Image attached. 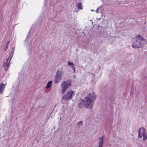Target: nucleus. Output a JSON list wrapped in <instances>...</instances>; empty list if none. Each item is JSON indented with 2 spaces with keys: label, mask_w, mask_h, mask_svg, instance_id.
<instances>
[{
  "label": "nucleus",
  "mask_w": 147,
  "mask_h": 147,
  "mask_svg": "<svg viewBox=\"0 0 147 147\" xmlns=\"http://www.w3.org/2000/svg\"><path fill=\"white\" fill-rule=\"evenodd\" d=\"M105 136V135H103L101 137L99 138L100 142L98 146V147H102Z\"/></svg>",
  "instance_id": "9"
},
{
  "label": "nucleus",
  "mask_w": 147,
  "mask_h": 147,
  "mask_svg": "<svg viewBox=\"0 0 147 147\" xmlns=\"http://www.w3.org/2000/svg\"><path fill=\"white\" fill-rule=\"evenodd\" d=\"M67 64L70 67L74 65V64L73 63L69 61L68 62Z\"/></svg>",
  "instance_id": "15"
},
{
  "label": "nucleus",
  "mask_w": 147,
  "mask_h": 147,
  "mask_svg": "<svg viewBox=\"0 0 147 147\" xmlns=\"http://www.w3.org/2000/svg\"><path fill=\"white\" fill-rule=\"evenodd\" d=\"M91 11H94V10H92V9L91 10Z\"/></svg>",
  "instance_id": "19"
},
{
  "label": "nucleus",
  "mask_w": 147,
  "mask_h": 147,
  "mask_svg": "<svg viewBox=\"0 0 147 147\" xmlns=\"http://www.w3.org/2000/svg\"><path fill=\"white\" fill-rule=\"evenodd\" d=\"M99 9V8H98L96 10V13H99V12H98V9Z\"/></svg>",
  "instance_id": "18"
},
{
  "label": "nucleus",
  "mask_w": 147,
  "mask_h": 147,
  "mask_svg": "<svg viewBox=\"0 0 147 147\" xmlns=\"http://www.w3.org/2000/svg\"><path fill=\"white\" fill-rule=\"evenodd\" d=\"M78 106L79 107H85V101L83 99H80L78 103Z\"/></svg>",
  "instance_id": "8"
},
{
  "label": "nucleus",
  "mask_w": 147,
  "mask_h": 147,
  "mask_svg": "<svg viewBox=\"0 0 147 147\" xmlns=\"http://www.w3.org/2000/svg\"><path fill=\"white\" fill-rule=\"evenodd\" d=\"M96 97V96L94 92L89 93L87 97L85 98V108L91 110Z\"/></svg>",
  "instance_id": "2"
},
{
  "label": "nucleus",
  "mask_w": 147,
  "mask_h": 147,
  "mask_svg": "<svg viewBox=\"0 0 147 147\" xmlns=\"http://www.w3.org/2000/svg\"><path fill=\"white\" fill-rule=\"evenodd\" d=\"M10 42V41H8L6 45V47L5 49V50H6L8 48V45Z\"/></svg>",
  "instance_id": "16"
},
{
  "label": "nucleus",
  "mask_w": 147,
  "mask_h": 147,
  "mask_svg": "<svg viewBox=\"0 0 147 147\" xmlns=\"http://www.w3.org/2000/svg\"><path fill=\"white\" fill-rule=\"evenodd\" d=\"M52 81H50L47 84V86L46 88L47 89L48 88L51 86L52 83Z\"/></svg>",
  "instance_id": "11"
},
{
  "label": "nucleus",
  "mask_w": 147,
  "mask_h": 147,
  "mask_svg": "<svg viewBox=\"0 0 147 147\" xmlns=\"http://www.w3.org/2000/svg\"><path fill=\"white\" fill-rule=\"evenodd\" d=\"M71 68L73 70H74V71L75 72V67L74 66V65L72 66L71 67Z\"/></svg>",
  "instance_id": "17"
},
{
  "label": "nucleus",
  "mask_w": 147,
  "mask_h": 147,
  "mask_svg": "<svg viewBox=\"0 0 147 147\" xmlns=\"http://www.w3.org/2000/svg\"><path fill=\"white\" fill-rule=\"evenodd\" d=\"M5 85L2 82L0 84V94L3 93Z\"/></svg>",
  "instance_id": "10"
},
{
  "label": "nucleus",
  "mask_w": 147,
  "mask_h": 147,
  "mask_svg": "<svg viewBox=\"0 0 147 147\" xmlns=\"http://www.w3.org/2000/svg\"><path fill=\"white\" fill-rule=\"evenodd\" d=\"M132 46L134 48H139L147 43V40L141 35H137L133 38Z\"/></svg>",
  "instance_id": "1"
},
{
  "label": "nucleus",
  "mask_w": 147,
  "mask_h": 147,
  "mask_svg": "<svg viewBox=\"0 0 147 147\" xmlns=\"http://www.w3.org/2000/svg\"><path fill=\"white\" fill-rule=\"evenodd\" d=\"M63 74V68L61 67L57 71L54 80V82L55 83H57L59 80H61V76Z\"/></svg>",
  "instance_id": "4"
},
{
  "label": "nucleus",
  "mask_w": 147,
  "mask_h": 147,
  "mask_svg": "<svg viewBox=\"0 0 147 147\" xmlns=\"http://www.w3.org/2000/svg\"><path fill=\"white\" fill-rule=\"evenodd\" d=\"M12 59V56H9V57L6 59V63L4 62L3 67H4L5 70L7 71L10 65V62Z\"/></svg>",
  "instance_id": "7"
},
{
  "label": "nucleus",
  "mask_w": 147,
  "mask_h": 147,
  "mask_svg": "<svg viewBox=\"0 0 147 147\" xmlns=\"http://www.w3.org/2000/svg\"><path fill=\"white\" fill-rule=\"evenodd\" d=\"M83 125V121H80L78 122L77 123V125L78 127L79 128H80L82 127Z\"/></svg>",
  "instance_id": "12"
},
{
  "label": "nucleus",
  "mask_w": 147,
  "mask_h": 147,
  "mask_svg": "<svg viewBox=\"0 0 147 147\" xmlns=\"http://www.w3.org/2000/svg\"><path fill=\"white\" fill-rule=\"evenodd\" d=\"M15 49V47H13L12 49V50H11L10 54L9 56H10L11 55L12 56H12H13V52L14 51Z\"/></svg>",
  "instance_id": "14"
},
{
  "label": "nucleus",
  "mask_w": 147,
  "mask_h": 147,
  "mask_svg": "<svg viewBox=\"0 0 147 147\" xmlns=\"http://www.w3.org/2000/svg\"><path fill=\"white\" fill-rule=\"evenodd\" d=\"M78 9H82V3L81 2H79L76 5Z\"/></svg>",
  "instance_id": "13"
},
{
  "label": "nucleus",
  "mask_w": 147,
  "mask_h": 147,
  "mask_svg": "<svg viewBox=\"0 0 147 147\" xmlns=\"http://www.w3.org/2000/svg\"><path fill=\"white\" fill-rule=\"evenodd\" d=\"M71 80L70 79H69L67 81H64L62 82L61 85L62 94L65 93L67 89L71 86Z\"/></svg>",
  "instance_id": "3"
},
{
  "label": "nucleus",
  "mask_w": 147,
  "mask_h": 147,
  "mask_svg": "<svg viewBox=\"0 0 147 147\" xmlns=\"http://www.w3.org/2000/svg\"><path fill=\"white\" fill-rule=\"evenodd\" d=\"M138 133L139 138H141L143 136V139L144 140L147 139V135L146 134V130L143 127L140 128Z\"/></svg>",
  "instance_id": "6"
},
{
  "label": "nucleus",
  "mask_w": 147,
  "mask_h": 147,
  "mask_svg": "<svg viewBox=\"0 0 147 147\" xmlns=\"http://www.w3.org/2000/svg\"><path fill=\"white\" fill-rule=\"evenodd\" d=\"M75 95V92L70 90L67 92L66 94L62 97V99L66 101L70 100Z\"/></svg>",
  "instance_id": "5"
}]
</instances>
